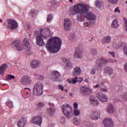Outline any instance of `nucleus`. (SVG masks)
<instances>
[{
    "instance_id": "57",
    "label": "nucleus",
    "mask_w": 127,
    "mask_h": 127,
    "mask_svg": "<svg viewBox=\"0 0 127 127\" xmlns=\"http://www.w3.org/2000/svg\"><path fill=\"white\" fill-rule=\"evenodd\" d=\"M69 96H70V97H72V96H73V93H70L69 94Z\"/></svg>"
},
{
    "instance_id": "63",
    "label": "nucleus",
    "mask_w": 127,
    "mask_h": 127,
    "mask_svg": "<svg viewBox=\"0 0 127 127\" xmlns=\"http://www.w3.org/2000/svg\"><path fill=\"white\" fill-rule=\"evenodd\" d=\"M33 1H37L38 0H33Z\"/></svg>"
},
{
    "instance_id": "23",
    "label": "nucleus",
    "mask_w": 127,
    "mask_h": 127,
    "mask_svg": "<svg viewBox=\"0 0 127 127\" xmlns=\"http://www.w3.org/2000/svg\"><path fill=\"white\" fill-rule=\"evenodd\" d=\"M82 52L79 49H76L74 52V58H82Z\"/></svg>"
},
{
    "instance_id": "34",
    "label": "nucleus",
    "mask_w": 127,
    "mask_h": 127,
    "mask_svg": "<svg viewBox=\"0 0 127 127\" xmlns=\"http://www.w3.org/2000/svg\"><path fill=\"white\" fill-rule=\"evenodd\" d=\"M6 106L8 107V108H10V109H11L12 107H13V104L12 103V101H11L10 100H8L7 101L6 103Z\"/></svg>"
},
{
    "instance_id": "19",
    "label": "nucleus",
    "mask_w": 127,
    "mask_h": 127,
    "mask_svg": "<svg viewBox=\"0 0 127 127\" xmlns=\"http://www.w3.org/2000/svg\"><path fill=\"white\" fill-rule=\"evenodd\" d=\"M24 48L27 51L30 50V45H29V40L27 38H24L23 40Z\"/></svg>"
},
{
    "instance_id": "8",
    "label": "nucleus",
    "mask_w": 127,
    "mask_h": 127,
    "mask_svg": "<svg viewBox=\"0 0 127 127\" xmlns=\"http://www.w3.org/2000/svg\"><path fill=\"white\" fill-rule=\"evenodd\" d=\"M12 44L15 46L16 49L18 51H22V50H23V48H24L23 45H22L19 40L14 41L12 42Z\"/></svg>"
},
{
    "instance_id": "18",
    "label": "nucleus",
    "mask_w": 127,
    "mask_h": 127,
    "mask_svg": "<svg viewBox=\"0 0 127 127\" xmlns=\"http://www.w3.org/2000/svg\"><path fill=\"white\" fill-rule=\"evenodd\" d=\"M21 79L23 83H25V84H31L32 82L31 78H30L28 75L22 76Z\"/></svg>"
},
{
    "instance_id": "45",
    "label": "nucleus",
    "mask_w": 127,
    "mask_h": 127,
    "mask_svg": "<svg viewBox=\"0 0 127 127\" xmlns=\"http://www.w3.org/2000/svg\"><path fill=\"white\" fill-rule=\"evenodd\" d=\"M90 73L92 75H95L96 74V68H93L91 69Z\"/></svg>"
},
{
    "instance_id": "54",
    "label": "nucleus",
    "mask_w": 127,
    "mask_h": 127,
    "mask_svg": "<svg viewBox=\"0 0 127 127\" xmlns=\"http://www.w3.org/2000/svg\"><path fill=\"white\" fill-rule=\"evenodd\" d=\"M125 23L126 27V31L127 32V19L125 20Z\"/></svg>"
},
{
    "instance_id": "30",
    "label": "nucleus",
    "mask_w": 127,
    "mask_h": 127,
    "mask_svg": "<svg viewBox=\"0 0 127 127\" xmlns=\"http://www.w3.org/2000/svg\"><path fill=\"white\" fill-rule=\"evenodd\" d=\"M91 55L92 57V58L94 59L97 57V54L98 52H97V50L95 49H92L90 52Z\"/></svg>"
},
{
    "instance_id": "26",
    "label": "nucleus",
    "mask_w": 127,
    "mask_h": 127,
    "mask_svg": "<svg viewBox=\"0 0 127 127\" xmlns=\"http://www.w3.org/2000/svg\"><path fill=\"white\" fill-rule=\"evenodd\" d=\"M111 37L109 36H105L102 39V42L103 44H107V43L111 42Z\"/></svg>"
},
{
    "instance_id": "5",
    "label": "nucleus",
    "mask_w": 127,
    "mask_h": 127,
    "mask_svg": "<svg viewBox=\"0 0 127 127\" xmlns=\"http://www.w3.org/2000/svg\"><path fill=\"white\" fill-rule=\"evenodd\" d=\"M44 85L41 82H36L33 87V94L34 96H41L43 94Z\"/></svg>"
},
{
    "instance_id": "6",
    "label": "nucleus",
    "mask_w": 127,
    "mask_h": 127,
    "mask_svg": "<svg viewBox=\"0 0 127 127\" xmlns=\"http://www.w3.org/2000/svg\"><path fill=\"white\" fill-rule=\"evenodd\" d=\"M63 113L67 118H71L73 116L72 107L67 104H64L62 106Z\"/></svg>"
},
{
    "instance_id": "43",
    "label": "nucleus",
    "mask_w": 127,
    "mask_h": 127,
    "mask_svg": "<svg viewBox=\"0 0 127 127\" xmlns=\"http://www.w3.org/2000/svg\"><path fill=\"white\" fill-rule=\"evenodd\" d=\"M109 3H111V4H116V3H118V0H107Z\"/></svg>"
},
{
    "instance_id": "64",
    "label": "nucleus",
    "mask_w": 127,
    "mask_h": 127,
    "mask_svg": "<svg viewBox=\"0 0 127 127\" xmlns=\"http://www.w3.org/2000/svg\"><path fill=\"white\" fill-rule=\"evenodd\" d=\"M117 48H119V47H120V46H117V47H116Z\"/></svg>"
},
{
    "instance_id": "29",
    "label": "nucleus",
    "mask_w": 127,
    "mask_h": 127,
    "mask_svg": "<svg viewBox=\"0 0 127 127\" xmlns=\"http://www.w3.org/2000/svg\"><path fill=\"white\" fill-rule=\"evenodd\" d=\"M84 25L86 27H91V25H93V24H95V21H88L87 22H85L83 23Z\"/></svg>"
},
{
    "instance_id": "28",
    "label": "nucleus",
    "mask_w": 127,
    "mask_h": 127,
    "mask_svg": "<svg viewBox=\"0 0 127 127\" xmlns=\"http://www.w3.org/2000/svg\"><path fill=\"white\" fill-rule=\"evenodd\" d=\"M104 73H108L109 75H111L113 74V69L110 67H106L104 68Z\"/></svg>"
},
{
    "instance_id": "62",
    "label": "nucleus",
    "mask_w": 127,
    "mask_h": 127,
    "mask_svg": "<svg viewBox=\"0 0 127 127\" xmlns=\"http://www.w3.org/2000/svg\"><path fill=\"white\" fill-rule=\"evenodd\" d=\"M28 89V90H29V89H28V88H25V90H26V89Z\"/></svg>"
},
{
    "instance_id": "60",
    "label": "nucleus",
    "mask_w": 127,
    "mask_h": 127,
    "mask_svg": "<svg viewBox=\"0 0 127 127\" xmlns=\"http://www.w3.org/2000/svg\"><path fill=\"white\" fill-rule=\"evenodd\" d=\"M0 22H2V20L0 19Z\"/></svg>"
},
{
    "instance_id": "61",
    "label": "nucleus",
    "mask_w": 127,
    "mask_h": 127,
    "mask_svg": "<svg viewBox=\"0 0 127 127\" xmlns=\"http://www.w3.org/2000/svg\"><path fill=\"white\" fill-rule=\"evenodd\" d=\"M29 93L28 92H26V95H28Z\"/></svg>"
},
{
    "instance_id": "2",
    "label": "nucleus",
    "mask_w": 127,
    "mask_h": 127,
    "mask_svg": "<svg viewBox=\"0 0 127 127\" xmlns=\"http://www.w3.org/2000/svg\"><path fill=\"white\" fill-rule=\"evenodd\" d=\"M73 9L75 14H79L77 15V20L78 21H84L85 17H86L85 16H84V13H87L90 10V6L87 4L79 3L74 5Z\"/></svg>"
},
{
    "instance_id": "44",
    "label": "nucleus",
    "mask_w": 127,
    "mask_h": 127,
    "mask_svg": "<svg viewBox=\"0 0 127 127\" xmlns=\"http://www.w3.org/2000/svg\"><path fill=\"white\" fill-rule=\"evenodd\" d=\"M52 19V16L51 15H49L47 17V21L48 22H50L51 21V20Z\"/></svg>"
},
{
    "instance_id": "59",
    "label": "nucleus",
    "mask_w": 127,
    "mask_h": 127,
    "mask_svg": "<svg viewBox=\"0 0 127 127\" xmlns=\"http://www.w3.org/2000/svg\"><path fill=\"white\" fill-rule=\"evenodd\" d=\"M70 2H73V0H69Z\"/></svg>"
},
{
    "instance_id": "20",
    "label": "nucleus",
    "mask_w": 127,
    "mask_h": 127,
    "mask_svg": "<svg viewBox=\"0 0 127 127\" xmlns=\"http://www.w3.org/2000/svg\"><path fill=\"white\" fill-rule=\"evenodd\" d=\"M80 92L83 96H87L88 95V93H89V92H91V90L88 87L82 86L80 88Z\"/></svg>"
},
{
    "instance_id": "11",
    "label": "nucleus",
    "mask_w": 127,
    "mask_h": 127,
    "mask_svg": "<svg viewBox=\"0 0 127 127\" xmlns=\"http://www.w3.org/2000/svg\"><path fill=\"white\" fill-rule=\"evenodd\" d=\"M32 123L35 125L40 126L42 124V117L41 116H36L32 118Z\"/></svg>"
},
{
    "instance_id": "4",
    "label": "nucleus",
    "mask_w": 127,
    "mask_h": 127,
    "mask_svg": "<svg viewBox=\"0 0 127 127\" xmlns=\"http://www.w3.org/2000/svg\"><path fill=\"white\" fill-rule=\"evenodd\" d=\"M117 60L109 59L105 60L103 58L98 59L97 60L96 63L95 64V68L97 70H99L100 68H102L104 66V64H107L108 63H116Z\"/></svg>"
},
{
    "instance_id": "14",
    "label": "nucleus",
    "mask_w": 127,
    "mask_h": 127,
    "mask_svg": "<svg viewBox=\"0 0 127 127\" xmlns=\"http://www.w3.org/2000/svg\"><path fill=\"white\" fill-rule=\"evenodd\" d=\"M103 125L105 127H112L114 126L113 121L110 118H106L103 120Z\"/></svg>"
},
{
    "instance_id": "13",
    "label": "nucleus",
    "mask_w": 127,
    "mask_h": 127,
    "mask_svg": "<svg viewBox=\"0 0 127 127\" xmlns=\"http://www.w3.org/2000/svg\"><path fill=\"white\" fill-rule=\"evenodd\" d=\"M60 73L57 71H53L51 75V79L52 81L55 82V81H57L60 77Z\"/></svg>"
},
{
    "instance_id": "10",
    "label": "nucleus",
    "mask_w": 127,
    "mask_h": 127,
    "mask_svg": "<svg viewBox=\"0 0 127 127\" xmlns=\"http://www.w3.org/2000/svg\"><path fill=\"white\" fill-rule=\"evenodd\" d=\"M97 98L102 103H105L108 101V96L106 95L103 94L102 92H98L97 93Z\"/></svg>"
},
{
    "instance_id": "39",
    "label": "nucleus",
    "mask_w": 127,
    "mask_h": 127,
    "mask_svg": "<svg viewBox=\"0 0 127 127\" xmlns=\"http://www.w3.org/2000/svg\"><path fill=\"white\" fill-rule=\"evenodd\" d=\"M35 12H36V10H31L29 13L30 16H31L32 17H34V16H35Z\"/></svg>"
},
{
    "instance_id": "21",
    "label": "nucleus",
    "mask_w": 127,
    "mask_h": 127,
    "mask_svg": "<svg viewBox=\"0 0 127 127\" xmlns=\"http://www.w3.org/2000/svg\"><path fill=\"white\" fill-rule=\"evenodd\" d=\"M31 66L33 69L38 68L40 66V62L36 60H33L31 62Z\"/></svg>"
},
{
    "instance_id": "53",
    "label": "nucleus",
    "mask_w": 127,
    "mask_h": 127,
    "mask_svg": "<svg viewBox=\"0 0 127 127\" xmlns=\"http://www.w3.org/2000/svg\"><path fill=\"white\" fill-rule=\"evenodd\" d=\"M45 31H47V33H50V29L47 28L45 29Z\"/></svg>"
},
{
    "instance_id": "49",
    "label": "nucleus",
    "mask_w": 127,
    "mask_h": 127,
    "mask_svg": "<svg viewBox=\"0 0 127 127\" xmlns=\"http://www.w3.org/2000/svg\"><path fill=\"white\" fill-rule=\"evenodd\" d=\"M61 123L62 124H64L65 123V118L64 117H62L61 119Z\"/></svg>"
},
{
    "instance_id": "52",
    "label": "nucleus",
    "mask_w": 127,
    "mask_h": 127,
    "mask_svg": "<svg viewBox=\"0 0 127 127\" xmlns=\"http://www.w3.org/2000/svg\"><path fill=\"white\" fill-rule=\"evenodd\" d=\"M56 2H57V1H56V0H52L51 2V3L52 4H55V3H56Z\"/></svg>"
},
{
    "instance_id": "48",
    "label": "nucleus",
    "mask_w": 127,
    "mask_h": 127,
    "mask_svg": "<svg viewBox=\"0 0 127 127\" xmlns=\"http://www.w3.org/2000/svg\"><path fill=\"white\" fill-rule=\"evenodd\" d=\"M58 87L60 90H61V91H64V87L63 85H58Z\"/></svg>"
},
{
    "instance_id": "58",
    "label": "nucleus",
    "mask_w": 127,
    "mask_h": 127,
    "mask_svg": "<svg viewBox=\"0 0 127 127\" xmlns=\"http://www.w3.org/2000/svg\"><path fill=\"white\" fill-rule=\"evenodd\" d=\"M64 91H65V92H66V93H68V90H67L66 89H64Z\"/></svg>"
},
{
    "instance_id": "56",
    "label": "nucleus",
    "mask_w": 127,
    "mask_h": 127,
    "mask_svg": "<svg viewBox=\"0 0 127 127\" xmlns=\"http://www.w3.org/2000/svg\"><path fill=\"white\" fill-rule=\"evenodd\" d=\"M74 124L75 125H79V122H77V121H75V122L74 123Z\"/></svg>"
},
{
    "instance_id": "35",
    "label": "nucleus",
    "mask_w": 127,
    "mask_h": 127,
    "mask_svg": "<svg viewBox=\"0 0 127 127\" xmlns=\"http://www.w3.org/2000/svg\"><path fill=\"white\" fill-rule=\"evenodd\" d=\"M43 107H44V103L39 102L37 105V110H40Z\"/></svg>"
},
{
    "instance_id": "40",
    "label": "nucleus",
    "mask_w": 127,
    "mask_h": 127,
    "mask_svg": "<svg viewBox=\"0 0 127 127\" xmlns=\"http://www.w3.org/2000/svg\"><path fill=\"white\" fill-rule=\"evenodd\" d=\"M121 97L124 101H127V92L124 93L121 95Z\"/></svg>"
},
{
    "instance_id": "32",
    "label": "nucleus",
    "mask_w": 127,
    "mask_h": 127,
    "mask_svg": "<svg viewBox=\"0 0 127 127\" xmlns=\"http://www.w3.org/2000/svg\"><path fill=\"white\" fill-rule=\"evenodd\" d=\"M112 27L113 28H117L119 27V23H118V20L115 19L111 25Z\"/></svg>"
},
{
    "instance_id": "24",
    "label": "nucleus",
    "mask_w": 127,
    "mask_h": 127,
    "mask_svg": "<svg viewBox=\"0 0 127 127\" xmlns=\"http://www.w3.org/2000/svg\"><path fill=\"white\" fill-rule=\"evenodd\" d=\"M7 67H8V65L5 64H3L1 66H0V74L1 75H3L4 74V72L6 71Z\"/></svg>"
},
{
    "instance_id": "31",
    "label": "nucleus",
    "mask_w": 127,
    "mask_h": 127,
    "mask_svg": "<svg viewBox=\"0 0 127 127\" xmlns=\"http://www.w3.org/2000/svg\"><path fill=\"white\" fill-rule=\"evenodd\" d=\"M95 5L96 7H98V8H100L101 6H103L104 5V3L103 2L100 0H97L95 1Z\"/></svg>"
},
{
    "instance_id": "7",
    "label": "nucleus",
    "mask_w": 127,
    "mask_h": 127,
    "mask_svg": "<svg viewBox=\"0 0 127 127\" xmlns=\"http://www.w3.org/2000/svg\"><path fill=\"white\" fill-rule=\"evenodd\" d=\"M6 26L9 29H10L11 30H14V29H16V28H17L18 24L17 23V22L15 21V20L8 19L7 20Z\"/></svg>"
},
{
    "instance_id": "37",
    "label": "nucleus",
    "mask_w": 127,
    "mask_h": 127,
    "mask_svg": "<svg viewBox=\"0 0 127 127\" xmlns=\"http://www.w3.org/2000/svg\"><path fill=\"white\" fill-rule=\"evenodd\" d=\"M6 79L7 81H9L10 80L14 79V76L10 74H7L5 76Z\"/></svg>"
},
{
    "instance_id": "3",
    "label": "nucleus",
    "mask_w": 127,
    "mask_h": 127,
    "mask_svg": "<svg viewBox=\"0 0 127 127\" xmlns=\"http://www.w3.org/2000/svg\"><path fill=\"white\" fill-rule=\"evenodd\" d=\"M42 31H43V29H40L39 31H36L35 32V35L36 36L37 44L40 46L45 45L44 40H47L48 39V36L42 34Z\"/></svg>"
},
{
    "instance_id": "46",
    "label": "nucleus",
    "mask_w": 127,
    "mask_h": 127,
    "mask_svg": "<svg viewBox=\"0 0 127 127\" xmlns=\"http://www.w3.org/2000/svg\"><path fill=\"white\" fill-rule=\"evenodd\" d=\"M123 51H124V53L125 55L127 56V46H125L123 48Z\"/></svg>"
},
{
    "instance_id": "12",
    "label": "nucleus",
    "mask_w": 127,
    "mask_h": 127,
    "mask_svg": "<svg viewBox=\"0 0 127 127\" xmlns=\"http://www.w3.org/2000/svg\"><path fill=\"white\" fill-rule=\"evenodd\" d=\"M85 18H87L88 21L92 22L96 20V16L91 12H87L85 14Z\"/></svg>"
},
{
    "instance_id": "25",
    "label": "nucleus",
    "mask_w": 127,
    "mask_h": 127,
    "mask_svg": "<svg viewBox=\"0 0 127 127\" xmlns=\"http://www.w3.org/2000/svg\"><path fill=\"white\" fill-rule=\"evenodd\" d=\"M81 74V68L79 67H76L72 71V76H78Z\"/></svg>"
},
{
    "instance_id": "41",
    "label": "nucleus",
    "mask_w": 127,
    "mask_h": 127,
    "mask_svg": "<svg viewBox=\"0 0 127 127\" xmlns=\"http://www.w3.org/2000/svg\"><path fill=\"white\" fill-rule=\"evenodd\" d=\"M73 114L76 117L80 116V111L77 109H74L73 111Z\"/></svg>"
},
{
    "instance_id": "15",
    "label": "nucleus",
    "mask_w": 127,
    "mask_h": 127,
    "mask_svg": "<svg viewBox=\"0 0 127 127\" xmlns=\"http://www.w3.org/2000/svg\"><path fill=\"white\" fill-rule=\"evenodd\" d=\"M49 105L50 107V108L48 109L47 112L50 116H52V115H53L54 113H55V109L54 108L55 105H54V104L50 102L49 103Z\"/></svg>"
},
{
    "instance_id": "9",
    "label": "nucleus",
    "mask_w": 127,
    "mask_h": 127,
    "mask_svg": "<svg viewBox=\"0 0 127 127\" xmlns=\"http://www.w3.org/2000/svg\"><path fill=\"white\" fill-rule=\"evenodd\" d=\"M72 26V21L69 19H65L64 22V27L65 31H68Z\"/></svg>"
},
{
    "instance_id": "50",
    "label": "nucleus",
    "mask_w": 127,
    "mask_h": 127,
    "mask_svg": "<svg viewBox=\"0 0 127 127\" xmlns=\"http://www.w3.org/2000/svg\"><path fill=\"white\" fill-rule=\"evenodd\" d=\"M109 54H111L114 58L116 57V55H115V52L110 51L109 52Z\"/></svg>"
},
{
    "instance_id": "16",
    "label": "nucleus",
    "mask_w": 127,
    "mask_h": 127,
    "mask_svg": "<svg viewBox=\"0 0 127 127\" xmlns=\"http://www.w3.org/2000/svg\"><path fill=\"white\" fill-rule=\"evenodd\" d=\"M90 118L93 121H97L100 118V113L98 111H93L90 115Z\"/></svg>"
},
{
    "instance_id": "36",
    "label": "nucleus",
    "mask_w": 127,
    "mask_h": 127,
    "mask_svg": "<svg viewBox=\"0 0 127 127\" xmlns=\"http://www.w3.org/2000/svg\"><path fill=\"white\" fill-rule=\"evenodd\" d=\"M76 82H78L77 77H75L74 78H73L71 80L68 81V83L70 84H75V83H76Z\"/></svg>"
},
{
    "instance_id": "1",
    "label": "nucleus",
    "mask_w": 127,
    "mask_h": 127,
    "mask_svg": "<svg viewBox=\"0 0 127 127\" xmlns=\"http://www.w3.org/2000/svg\"><path fill=\"white\" fill-rule=\"evenodd\" d=\"M46 48L50 53H57L61 49L62 40L58 37H51L47 41Z\"/></svg>"
},
{
    "instance_id": "22",
    "label": "nucleus",
    "mask_w": 127,
    "mask_h": 127,
    "mask_svg": "<svg viewBox=\"0 0 127 127\" xmlns=\"http://www.w3.org/2000/svg\"><path fill=\"white\" fill-rule=\"evenodd\" d=\"M63 61L66 63V64L65 66V69H67L68 70V69H71V68H72V64H71V63H70V61L69 60L64 58L63 59Z\"/></svg>"
},
{
    "instance_id": "47",
    "label": "nucleus",
    "mask_w": 127,
    "mask_h": 127,
    "mask_svg": "<svg viewBox=\"0 0 127 127\" xmlns=\"http://www.w3.org/2000/svg\"><path fill=\"white\" fill-rule=\"evenodd\" d=\"M115 12H121V10H120V7H117L115 9Z\"/></svg>"
},
{
    "instance_id": "51",
    "label": "nucleus",
    "mask_w": 127,
    "mask_h": 127,
    "mask_svg": "<svg viewBox=\"0 0 127 127\" xmlns=\"http://www.w3.org/2000/svg\"><path fill=\"white\" fill-rule=\"evenodd\" d=\"M73 107H74V109H77V108H78V104H77V103H76V102L74 103Z\"/></svg>"
},
{
    "instance_id": "17",
    "label": "nucleus",
    "mask_w": 127,
    "mask_h": 127,
    "mask_svg": "<svg viewBox=\"0 0 127 127\" xmlns=\"http://www.w3.org/2000/svg\"><path fill=\"white\" fill-rule=\"evenodd\" d=\"M27 124V120L26 119L23 118L19 120L17 123V127H24V126Z\"/></svg>"
},
{
    "instance_id": "42",
    "label": "nucleus",
    "mask_w": 127,
    "mask_h": 127,
    "mask_svg": "<svg viewBox=\"0 0 127 127\" xmlns=\"http://www.w3.org/2000/svg\"><path fill=\"white\" fill-rule=\"evenodd\" d=\"M35 77L36 79H37L38 80H43L44 78L43 76L38 74L35 75Z\"/></svg>"
},
{
    "instance_id": "55",
    "label": "nucleus",
    "mask_w": 127,
    "mask_h": 127,
    "mask_svg": "<svg viewBox=\"0 0 127 127\" xmlns=\"http://www.w3.org/2000/svg\"><path fill=\"white\" fill-rule=\"evenodd\" d=\"M100 87V85L99 84H97L96 85L94 86V88H99Z\"/></svg>"
},
{
    "instance_id": "27",
    "label": "nucleus",
    "mask_w": 127,
    "mask_h": 127,
    "mask_svg": "<svg viewBox=\"0 0 127 127\" xmlns=\"http://www.w3.org/2000/svg\"><path fill=\"white\" fill-rule=\"evenodd\" d=\"M107 111L109 114H113L115 112V109L113 107V105L110 104L107 109Z\"/></svg>"
},
{
    "instance_id": "38",
    "label": "nucleus",
    "mask_w": 127,
    "mask_h": 127,
    "mask_svg": "<svg viewBox=\"0 0 127 127\" xmlns=\"http://www.w3.org/2000/svg\"><path fill=\"white\" fill-rule=\"evenodd\" d=\"M90 102L91 103V104L94 105L95 106H98V105H99V101L95 99H91Z\"/></svg>"
},
{
    "instance_id": "33",
    "label": "nucleus",
    "mask_w": 127,
    "mask_h": 127,
    "mask_svg": "<svg viewBox=\"0 0 127 127\" xmlns=\"http://www.w3.org/2000/svg\"><path fill=\"white\" fill-rule=\"evenodd\" d=\"M107 82H103L102 83V86L101 88L100 89L101 91H102V92H104V93H107V92H108V88H103V86H105V87H106V84H107Z\"/></svg>"
}]
</instances>
